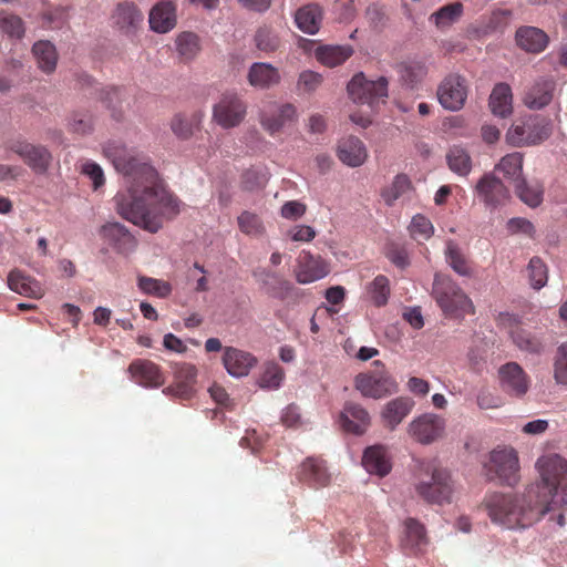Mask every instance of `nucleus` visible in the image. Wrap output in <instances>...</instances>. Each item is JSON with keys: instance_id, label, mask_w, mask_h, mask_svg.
<instances>
[{"instance_id": "nucleus-1", "label": "nucleus", "mask_w": 567, "mask_h": 567, "mask_svg": "<svg viewBox=\"0 0 567 567\" xmlns=\"http://www.w3.org/2000/svg\"><path fill=\"white\" fill-rule=\"evenodd\" d=\"M103 152L116 172L126 178V189L114 198L116 213L150 233H157L165 220L174 219L182 202L158 178L146 156L118 142H107Z\"/></svg>"}, {"instance_id": "nucleus-2", "label": "nucleus", "mask_w": 567, "mask_h": 567, "mask_svg": "<svg viewBox=\"0 0 567 567\" xmlns=\"http://www.w3.org/2000/svg\"><path fill=\"white\" fill-rule=\"evenodd\" d=\"M536 467L540 482L529 486L523 495L488 497V515L495 524L508 529L526 528L567 504V461L558 454H548L538 458Z\"/></svg>"}, {"instance_id": "nucleus-3", "label": "nucleus", "mask_w": 567, "mask_h": 567, "mask_svg": "<svg viewBox=\"0 0 567 567\" xmlns=\"http://www.w3.org/2000/svg\"><path fill=\"white\" fill-rule=\"evenodd\" d=\"M417 495L427 503H450L454 492L450 473L432 462L420 465L414 484Z\"/></svg>"}, {"instance_id": "nucleus-4", "label": "nucleus", "mask_w": 567, "mask_h": 567, "mask_svg": "<svg viewBox=\"0 0 567 567\" xmlns=\"http://www.w3.org/2000/svg\"><path fill=\"white\" fill-rule=\"evenodd\" d=\"M551 134L549 121L540 115L522 117L506 132V142L515 147L537 145Z\"/></svg>"}, {"instance_id": "nucleus-5", "label": "nucleus", "mask_w": 567, "mask_h": 567, "mask_svg": "<svg viewBox=\"0 0 567 567\" xmlns=\"http://www.w3.org/2000/svg\"><path fill=\"white\" fill-rule=\"evenodd\" d=\"M375 367L371 371L359 373L354 379L355 389L365 398L382 399L394 394L399 390L398 382L384 369L381 361L373 362Z\"/></svg>"}, {"instance_id": "nucleus-6", "label": "nucleus", "mask_w": 567, "mask_h": 567, "mask_svg": "<svg viewBox=\"0 0 567 567\" xmlns=\"http://www.w3.org/2000/svg\"><path fill=\"white\" fill-rule=\"evenodd\" d=\"M433 296L446 315L471 313L474 310L472 300L462 288L449 277L435 276Z\"/></svg>"}, {"instance_id": "nucleus-7", "label": "nucleus", "mask_w": 567, "mask_h": 567, "mask_svg": "<svg viewBox=\"0 0 567 567\" xmlns=\"http://www.w3.org/2000/svg\"><path fill=\"white\" fill-rule=\"evenodd\" d=\"M488 481L499 480L513 486L518 481L519 460L517 452L511 446H498L489 453L488 463L484 464Z\"/></svg>"}, {"instance_id": "nucleus-8", "label": "nucleus", "mask_w": 567, "mask_h": 567, "mask_svg": "<svg viewBox=\"0 0 567 567\" xmlns=\"http://www.w3.org/2000/svg\"><path fill=\"white\" fill-rule=\"evenodd\" d=\"M9 150L19 156L35 175L48 174L52 166V152L43 144L17 138L9 144Z\"/></svg>"}, {"instance_id": "nucleus-9", "label": "nucleus", "mask_w": 567, "mask_h": 567, "mask_svg": "<svg viewBox=\"0 0 567 567\" xmlns=\"http://www.w3.org/2000/svg\"><path fill=\"white\" fill-rule=\"evenodd\" d=\"M247 115V103L236 92H226L213 106V121L225 130L239 126Z\"/></svg>"}, {"instance_id": "nucleus-10", "label": "nucleus", "mask_w": 567, "mask_h": 567, "mask_svg": "<svg viewBox=\"0 0 567 567\" xmlns=\"http://www.w3.org/2000/svg\"><path fill=\"white\" fill-rule=\"evenodd\" d=\"M252 276L260 285L261 289L271 298L298 302L303 296L301 289L295 287L290 281L275 271L259 267L252 271Z\"/></svg>"}, {"instance_id": "nucleus-11", "label": "nucleus", "mask_w": 567, "mask_h": 567, "mask_svg": "<svg viewBox=\"0 0 567 567\" xmlns=\"http://www.w3.org/2000/svg\"><path fill=\"white\" fill-rule=\"evenodd\" d=\"M388 79L367 80L363 73L355 74L348 84V93L355 103L373 106L388 96Z\"/></svg>"}, {"instance_id": "nucleus-12", "label": "nucleus", "mask_w": 567, "mask_h": 567, "mask_svg": "<svg viewBox=\"0 0 567 567\" xmlns=\"http://www.w3.org/2000/svg\"><path fill=\"white\" fill-rule=\"evenodd\" d=\"M467 93V81L457 73H451L445 76L437 87L440 104L451 112L460 111L464 106Z\"/></svg>"}, {"instance_id": "nucleus-13", "label": "nucleus", "mask_w": 567, "mask_h": 567, "mask_svg": "<svg viewBox=\"0 0 567 567\" xmlns=\"http://www.w3.org/2000/svg\"><path fill=\"white\" fill-rule=\"evenodd\" d=\"M445 431V421L437 414L424 413L409 423V434L421 444H431L441 439Z\"/></svg>"}, {"instance_id": "nucleus-14", "label": "nucleus", "mask_w": 567, "mask_h": 567, "mask_svg": "<svg viewBox=\"0 0 567 567\" xmlns=\"http://www.w3.org/2000/svg\"><path fill=\"white\" fill-rule=\"evenodd\" d=\"M475 195L487 208H497L509 198V190L504 183L494 175L485 173L474 187Z\"/></svg>"}, {"instance_id": "nucleus-15", "label": "nucleus", "mask_w": 567, "mask_h": 567, "mask_svg": "<svg viewBox=\"0 0 567 567\" xmlns=\"http://www.w3.org/2000/svg\"><path fill=\"white\" fill-rule=\"evenodd\" d=\"M502 390L511 396L523 398L529 390L530 379L517 362H507L498 369Z\"/></svg>"}, {"instance_id": "nucleus-16", "label": "nucleus", "mask_w": 567, "mask_h": 567, "mask_svg": "<svg viewBox=\"0 0 567 567\" xmlns=\"http://www.w3.org/2000/svg\"><path fill=\"white\" fill-rule=\"evenodd\" d=\"M100 236L118 254L128 255L136 248L137 241L131 231L118 221H109L100 229Z\"/></svg>"}, {"instance_id": "nucleus-17", "label": "nucleus", "mask_w": 567, "mask_h": 567, "mask_svg": "<svg viewBox=\"0 0 567 567\" xmlns=\"http://www.w3.org/2000/svg\"><path fill=\"white\" fill-rule=\"evenodd\" d=\"M113 25L125 35H134L143 23V12L133 2L118 3L112 16Z\"/></svg>"}, {"instance_id": "nucleus-18", "label": "nucleus", "mask_w": 567, "mask_h": 567, "mask_svg": "<svg viewBox=\"0 0 567 567\" xmlns=\"http://www.w3.org/2000/svg\"><path fill=\"white\" fill-rule=\"evenodd\" d=\"M258 360L251 353L234 348L226 347L223 354V364L227 373L233 378H244L256 367Z\"/></svg>"}, {"instance_id": "nucleus-19", "label": "nucleus", "mask_w": 567, "mask_h": 567, "mask_svg": "<svg viewBox=\"0 0 567 567\" xmlns=\"http://www.w3.org/2000/svg\"><path fill=\"white\" fill-rule=\"evenodd\" d=\"M176 9V3L172 0H163L156 3L148 14L151 30L161 34L173 30L177 23Z\"/></svg>"}, {"instance_id": "nucleus-20", "label": "nucleus", "mask_w": 567, "mask_h": 567, "mask_svg": "<svg viewBox=\"0 0 567 567\" xmlns=\"http://www.w3.org/2000/svg\"><path fill=\"white\" fill-rule=\"evenodd\" d=\"M132 380L144 388H159L164 384V375L157 364L148 360H135L128 367Z\"/></svg>"}, {"instance_id": "nucleus-21", "label": "nucleus", "mask_w": 567, "mask_h": 567, "mask_svg": "<svg viewBox=\"0 0 567 567\" xmlns=\"http://www.w3.org/2000/svg\"><path fill=\"white\" fill-rule=\"evenodd\" d=\"M329 272L330 267L324 259L306 254L300 257L296 280L301 285H307L324 278Z\"/></svg>"}, {"instance_id": "nucleus-22", "label": "nucleus", "mask_w": 567, "mask_h": 567, "mask_svg": "<svg viewBox=\"0 0 567 567\" xmlns=\"http://www.w3.org/2000/svg\"><path fill=\"white\" fill-rule=\"evenodd\" d=\"M515 41L523 51L538 54L546 50L549 37L545 31L532 25L519 27L515 32Z\"/></svg>"}, {"instance_id": "nucleus-23", "label": "nucleus", "mask_w": 567, "mask_h": 567, "mask_svg": "<svg viewBox=\"0 0 567 567\" xmlns=\"http://www.w3.org/2000/svg\"><path fill=\"white\" fill-rule=\"evenodd\" d=\"M413 399L409 396H398L390 400L381 411V417L384 425L391 431L412 412L414 408Z\"/></svg>"}, {"instance_id": "nucleus-24", "label": "nucleus", "mask_w": 567, "mask_h": 567, "mask_svg": "<svg viewBox=\"0 0 567 567\" xmlns=\"http://www.w3.org/2000/svg\"><path fill=\"white\" fill-rule=\"evenodd\" d=\"M370 423V415L365 409L357 403H347L340 415L341 427L349 433L360 435L364 433Z\"/></svg>"}, {"instance_id": "nucleus-25", "label": "nucleus", "mask_w": 567, "mask_h": 567, "mask_svg": "<svg viewBox=\"0 0 567 567\" xmlns=\"http://www.w3.org/2000/svg\"><path fill=\"white\" fill-rule=\"evenodd\" d=\"M248 83L259 90H267L279 84L281 76L277 68L266 62H255L247 74Z\"/></svg>"}, {"instance_id": "nucleus-26", "label": "nucleus", "mask_w": 567, "mask_h": 567, "mask_svg": "<svg viewBox=\"0 0 567 567\" xmlns=\"http://www.w3.org/2000/svg\"><path fill=\"white\" fill-rule=\"evenodd\" d=\"M298 117L297 109L291 103H284L277 107V112L270 115H262L260 124L270 135L279 133L286 125L295 122Z\"/></svg>"}, {"instance_id": "nucleus-27", "label": "nucleus", "mask_w": 567, "mask_h": 567, "mask_svg": "<svg viewBox=\"0 0 567 567\" xmlns=\"http://www.w3.org/2000/svg\"><path fill=\"white\" fill-rule=\"evenodd\" d=\"M362 465L367 472L381 477L388 475L392 467L388 451L382 445L368 447L362 457Z\"/></svg>"}, {"instance_id": "nucleus-28", "label": "nucleus", "mask_w": 567, "mask_h": 567, "mask_svg": "<svg viewBox=\"0 0 567 567\" xmlns=\"http://www.w3.org/2000/svg\"><path fill=\"white\" fill-rule=\"evenodd\" d=\"M338 157L347 166L358 167L365 162L368 152L361 140L351 136L339 145Z\"/></svg>"}, {"instance_id": "nucleus-29", "label": "nucleus", "mask_w": 567, "mask_h": 567, "mask_svg": "<svg viewBox=\"0 0 567 567\" xmlns=\"http://www.w3.org/2000/svg\"><path fill=\"white\" fill-rule=\"evenodd\" d=\"M492 113L499 117H507L513 112V94L507 83H497L489 95L488 101Z\"/></svg>"}, {"instance_id": "nucleus-30", "label": "nucleus", "mask_w": 567, "mask_h": 567, "mask_svg": "<svg viewBox=\"0 0 567 567\" xmlns=\"http://www.w3.org/2000/svg\"><path fill=\"white\" fill-rule=\"evenodd\" d=\"M8 287L24 297L39 299L43 296V289L39 281L24 275L20 270H12L8 276Z\"/></svg>"}, {"instance_id": "nucleus-31", "label": "nucleus", "mask_w": 567, "mask_h": 567, "mask_svg": "<svg viewBox=\"0 0 567 567\" xmlns=\"http://www.w3.org/2000/svg\"><path fill=\"white\" fill-rule=\"evenodd\" d=\"M322 9L317 3L301 7L295 14V22L299 30L308 34H316L321 25Z\"/></svg>"}, {"instance_id": "nucleus-32", "label": "nucleus", "mask_w": 567, "mask_h": 567, "mask_svg": "<svg viewBox=\"0 0 567 567\" xmlns=\"http://www.w3.org/2000/svg\"><path fill=\"white\" fill-rule=\"evenodd\" d=\"M511 338L514 344L523 352L539 355L545 351L546 343L544 338L525 329L516 328L511 331Z\"/></svg>"}, {"instance_id": "nucleus-33", "label": "nucleus", "mask_w": 567, "mask_h": 567, "mask_svg": "<svg viewBox=\"0 0 567 567\" xmlns=\"http://www.w3.org/2000/svg\"><path fill=\"white\" fill-rule=\"evenodd\" d=\"M554 85L549 81H538L524 95V104L529 110H542L553 100Z\"/></svg>"}, {"instance_id": "nucleus-34", "label": "nucleus", "mask_w": 567, "mask_h": 567, "mask_svg": "<svg viewBox=\"0 0 567 567\" xmlns=\"http://www.w3.org/2000/svg\"><path fill=\"white\" fill-rule=\"evenodd\" d=\"M298 476L301 481L319 486H326L330 481V473L324 462L312 457L302 463Z\"/></svg>"}, {"instance_id": "nucleus-35", "label": "nucleus", "mask_w": 567, "mask_h": 567, "mask_svg": "<svg viewBox=\"0 0 567 567\" xmlns=\"http://www.w3.org/2000/svg\"><path fill=\"white\" fill-rule=\"evenodd\" d=\"M404 549L416 553L426 544V536L423 525L413 518L404 523L403 536L401 539Z\"/></svg>"}, {"instance_id": "nucleus-36", "label": "nucleus", "mask_w": 567, "mask_h": 567, "mask_svg": "<svg viewBox=\"0 0 567 567\" xmlns=\"http://www.w3.org/2000/svg\"><path fill=\"white\" fill-rule=\"evenodd\" d=\"M32 53L38 66L45 73H52L56 68L58 53L50 41H38L32 47Z\"/></svg>"}, {"instance_id": "nucleus-37", "label": "nucleus", "mask_w": 567, "mask_h": 567, "mask_svg": "<svg viewBox=\"0 0 567 567\" xmlns=\"http://www.w3.org/2000/svg\"><path fill=\"white\" fill-rule=\"evenodd\" d=\"M396 72L401 82L413 89L424 79L427 68L422 61H406L396 65Z\"/></svg>"}, {"instance_id": "nucleus-38", "label": "nucleus", "mask_w": 567, "mask_h": 567, "mask_svg": "<svg viewBox=\"0 0 567 567\" xmlns=\"http://www.w3.org/2000/svg\"><path fill=\"white\" fill-rule=\"evenodd\" d=\"M353 53L350 45H324L317 49V59L324 65L334 68L342 64Z\"/></svg>"}, {"instance_id": "nucleus-39", "label": "nucleus", "mask_w": 567, "mask_h": 567, "mask_svg": "<svg viewBox=\"0 0 567 567\" xmlns=\"http://www.w3.org/2000/svg\"><path fill=\"white\" fill-rule=\"evenodd\" d=\"M515 193L518 198L527 206L535 208L543 202V187L537 182H528L526 178H518L516 182Z\"/></svg>"}, {"instance_id": "nucleus-40", "label": "nucleus", "mask_w": 567, "mask_h": 567, "mask_svg": "<svg viewBox=\"0 0 567 567\" xmlns=\"http://www.w3.org/2000/svg\"><path fill=\"white\" fill-rule=\"evenodd\" d=\"M523 162L524 157L518 152L506 154L495 166V171L501 172L505 178L512 181L513 184L516 185L518 178H524Z\"/></svg>"}, {"instance_id": "nucleus-41", "label": "nucleus", "mask_w": 567, "mask_h": 567, "mask_svg": "<svg viewBox=\"0 0 567 567\" xmlns=\"http://www.w3.org/2000/svg\"><path fill=\"white\" fill-rule=\"evenodd\" d=\"M449 168L458 176H467L472 171V158L466 150L453 146L446 154Z\"/></svg>"}, {"instance_id": "nucleus-42", "label": "nucleus", "mask_w": 567, "mask_h": 567, "mask_svg": "<svg viewBox=\"0 0 567 567\" xmlns=\"http://www.w3.org/2000/svg\"><path fill=\"white\" fill-rule=\"evenodd\" d=\"M462 13L463 4L461 2H453L443 6L433 12L430 17V20L433 21L439 29H445L458 21L462 17Z\"/></svg>"}, {"instance_id": "nucleus-43", "label": "nucleus", "mask_w": 567, "mask_h": 567, "mask_svg": "<svg viewBox=\"0 0 567 567\" xmlns=\"http://www.w3.org/2000/svg\"><path fill=\"white\" fill-rule=\"evenodd\" d=\"M178 54L186 61L193 60L200 51L199 37L194 32H182L175 40Z\"/></svg>"}, {"instance_id": "nucleus-44", "label": "nucleus", "mask_w": 567, "mask_h": 567, "mask_svg": "<svg viewBox=\"0 0 567 567\" xmlns=\"http://www.w3.org/2000/svg\"><path fill=\"white\" fill-rule=\"evenodd\" d=\"M445 259L449 266L460 276L462 277H471L472 269L467 264V260L461 252L458 246L450 240L446 244L445 248Z\"/></svg>"}, {"instance_id": "nucleus-45", "label": "nucleus", "mask_w": 567, "mask_h": 567, "mask_svg": "<svg viewBox=\"0 0 567 567\" xmlns=\"http://www.w3.org/2000/svg\"><path fill=\"white\" fill-rule=\"evenodd\" d=\"M203 118L202 113H194L190 120H187L183 114H176L171 122V130L173 133L183 140L193 135L194 128L197 127Z\"/></svg>"}, {"instance_id": "nucleus-46", "label": "nucleus", "mask_w": 567, "mask_h": 567, "mask_svg": "<svg viewBox=\"0 0 567 567\" xmlns=\"http://www.w3.org/2000/svg\"><path fill=\"white\" fill-rule=\"evenodd\" d=\"M368 292L374 306L383 307L388 303L390 297V281L383 276H377L368 286Z\"/></svg>"}, {"instance_id": "nucleus-47", "label": "nucleus", "mask_w": 567, "mask_h": 567, "mask_svg": "<svg viewBox=\"0 0 567 567\" xmlns=\"http://www.w3.org/2000/svg\"><path fill=\"white\" fill-rule=\"evenodd\" d=\"M410 188V178L404 174H399L394 177L392 184L382 192V197L388 206H392L395 200L406 194Z\"/></svg>"}, {"instance_id": "nucleus-48", "label": "nucleus", "mask_w": 567, "mask_h": 567, "mask_svg": "<svg viewBox=\"0 0 567 567\" xmlns=\"http://www.w3.org/2000/svg\"><path fill=\"white\" fill-rule=\"evenodd\" d=\"M137 286L144 293L157 298H165L172 291L169 282L145 276L138 277Z\"/></svg>"}, {"instance_id": "nucleus-49", "label": "nucleus", "mask_w": 567, "mask_h": 567, "mask_svg": "<svg viewBox=\"0 0 567 567\" xmlns=\"http://www.w3.org/2000/svg\"><path fill=\"white\" fill-rule=\"evenodd\" d=\"M0 30L17 39H21L25 31L22 19L7 11H0Z\"/></svg>"}, {"instance_id": "nucleus-50", "label": "nucleus", "mask_w": 567, "mask_h": 567, "mask_svg": "<svg viewBox=\"0 0 567 567\" xmlns=\"http://www.w3.org/2000/svg\"><path fill=\"white\" fill-rule=\"evenodd\" d=\"M553 377L557 385L567 386V342L557 348L553 364Z\"/></svg>"}, {"instance_id": "nucleus-51", "label": "nucleus", "mask_w": 567, "mask_h": 567, "mask_svg": "<svg viewBox=\"0 0 567 567\" xmlns=\"http://www.w3.org/2000/svg\"><path fill=\"white\" fill-rule=\"evenodd\" d=\"M255 44L262 52H274L279 48L280 41L270 27L264 25L255 33Z\"/></svg>"}, {"instance_id": "nucleus-52", "label": "nucleus", "mask_w": 567, "mask_h": 567, "mask_svg": "<svg viewBox=\"0 0 567 567\" xmlns=\"http://www.w3.org/2000/svg\"><path fill=\"white\" fill-rule=\"evenodd\" d=\"M284 380V371L276 363H269L258 379V385L265 390H277Z\"/></svg>"}, {"instance_id": "nucleus-53", "label": "nucleus", "mask_w": 567, "mask_h": 567, "mask_svg": "<svg viewBox=\"0 0 567 567\" xmlns=\"http://www.w3.org/2000/svg\"><path fill=\"white\" fill-rule=\"evenodd\" d=\"M527 270L530 285L534 289L539 290L547 284V267L539 257H533L529 260Z\"/></svg>"}, {"instance_id": "nucleus-54", "label": "nucleus", "mask_w": 567, "mask_h": 567, "mask_svg": "<svg viewBox=\"0 0 567 567\" xmlns=\"http://www.w3.org/2000/svg\"><path fill=\"white\" fill-rule=\"evenodd\" d=\"M238 226L243 233L249 236H259L264 233V225L260 218L247 210L238 216Z\"/></svg>"}, {"instance_id": "nucleus-55", "label": "nucleus", "mask_w": 567, "mask_h": 567, "mask_svg": "<svg viewBox=\"0 0 567 567\" xmlns=\"http://www.w3.org/2000/svg\"><path fill=\"white\" fill-rule=\"evenodd\" d=\"M433 225L430 219L421 214L413 216L410 233L414 238L429 239L433 234Z\"/></svg>"}, {"instance_id": "nucleus-56", "label": "nucleus", "mask_w": 567, "mask_h": 567, "mask_svg": "<svg viewBox=\"0 0 567 567\" xmlns=\"http://www.w3.org/2000/svg\"><path fill=\"white\" fill-rule=\"evenodd\" d=\"M322 83V76L310 70H306L299 74L297 89L302 93L315 92Z\"/></svg>"}, {"instance_id": "nucleus-57", "label": "nucleus", "mask_w": 567, "mask_h": 567, "mask_svg": "<svg viewBox=\"0 0 567 567\" xmlns=\"http://www.w3.org/2000/svg\"><path fill=\"white\" fill-rule=\"evenodd\" d=\"M81 172L91 179L93 188L95 190L104 185V172L102 167L95 162L86 161L85 163H83Z\"/></svg>"}, {"instance_id": "nucleus-58", "label": "nucleus", "mask_w": 567, "mask_h": 567, "mask_svg": "<svg viewBox=\"0 0 567 567\" xmlns=\"http://www.w3.org/2000/svg\"><path fill=\"white\" fill-rule=\"evenodd\" d=\"M42 19L43 24L49 28H61L68 19L66 9L63 7H56L52 10H48L42 14Z\"/></svg>"}, {"instance_id": "nucleus-59", "label": "nucleus", "mask_w": 567, "mask_h": 567, "mask_svg": "<svg viewBox=\"0 0 567 567\" xmlns=\"http://www.w3.org/2000/svg\"><path fill=\"white\" fill-rule=\"evenodd\" d=\"M174 377L179 383L192 384L197 377V369L190 363H176L174 365Z\"/></svg>"}, {"instance_id": "nucleus-60", "label": "nucleus", "mask_w": 567, "mask_h": 567, "mask_svg": "<svg viewBox=\"0 0 567 567\" xmlns=\"http://www.w3.org/2000/svg\"><path fill=\"white\" fill-rule=\"evenodd\" d=\"M506 228L509 234H524L529 237H533L535 233L534 225L526 218L522 217H514L511 218L507 224Z\"/></svg>"}, {"instance_id": "nucleus-61", "label": "nucleus", "mask_w": 567, "mask_h": 567, "mask_svg": "<svg viewBox=\"0 0 567 567\" xmlns=\"http://www.w3.org/2000/svg\"><path fill=\"white\" fill-rule=\"evenodd\" d=\"M70 130L78 134H87L93 128V122L90 116L74 114L69 123Z\"/></svg>"}, {"instance_id": "nucleus-62", "label": "nucleus", "mask_w": 567, "mask_h": 567, "mask_svg": "<svg viewBox=\"0 0 567 567\" xmlns=\"http://www.w3.org/2000/svg\"><path fill=\"white\" fill-rule=\"evenodd\" d=\"M280 213L286 219H298L306 213V206L298 200H289L282 205Z\"/></svg>"}, {"instance_id": "nucleus-63", "label": "nucleus", "mask_w": 567, "mask_h": 567, "mask_svg": "<svg viewBox=\"0 0 567 567\" xmlns=\"http://www.w3.org/2000/svg\"><path fill=\"white\" fill-rule=\"evenodd\" d=\"M365 18L373 27L382 25L384 22V9L379 3H371L365 9Z\"/></svg>"}, {"instance_id": "nucleus-64", "label": "nucleus", "mask_w": 567, "mask_h": 567, "mask_svg": "<svg viewBox=\"0 0 567 567\" xmlns=\"http://www.w3.org/2000/svg\"><path fill=\"white\" fill-rule=\"evenodd\" d=\"M289 235L293 241H310L316 236V230L308 225H298L290 229Z\"/></svg>"}]
</instances>
